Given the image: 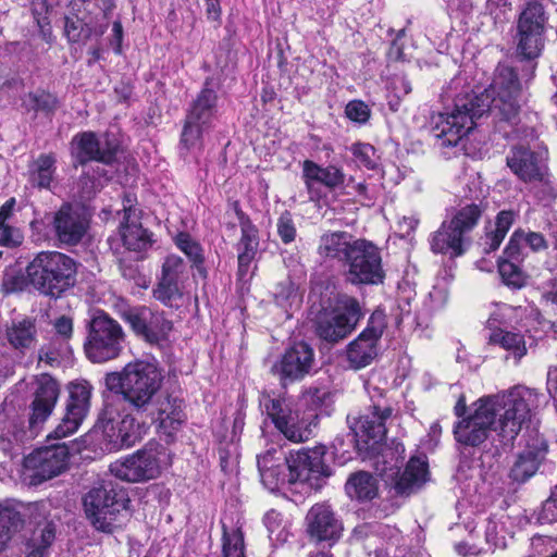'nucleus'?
Returning a JSON list of instances; mask_svg holds the SVG:
<instances>
[{"label": "nucleus", "instance_id": "51", "mask_svg": "<svg viewBox=\"0 0 557 557\" xmlns=\"http://www.w3.org/2000/svg\"><path fill=\"white\" fill-rule=\"evenodd\" d=\"M523 231L517 230L511 235L509 243L507 244L504 253L507 256V261H521L523 259L522 242Z\"/></svg>", "mask_w": 557, "mask_h": 557}, {"label": "nucleus", "instance_id": "7", "mask_svg": "<svg viewBox=\"0 0 557 557\" xmlns=\"http://www.w3.org/2000/svg\"><path fill=\"white\" fill-rule=\"evenodd\" d=\"M548 16L540 2H529L518 16L516 25L517 55L527 61L539 59L546 44Z\"/></svg>", "mask_w": 557, "mask_h": 557}, {"label": "nucleus", "instance_id": "38", "mask_svg": "<svg viewBox=\"0 0 557 557\" xmlns=\"http://www.w3.org/2000/svg\"><path fill=\"white\" fill-rule=\"evenodd\" d=\"M304 172L308 180L322 183L334 188L344 184L345 175L336 166L321 168L311 161H306Z\"/></svg>", "mask_w": 557, "mask_h": 557}, {"label": "nucleus", "instance_id": "56", "mask_svg": "<svg viewBox=\"0 0 557 557\" xmlns=\"http://www.w3.org/2000/svg\"><path fill=\"white\" fill-rule=\"evenodd\" d=\"M522 242L528 247H530V249L532 251H535V252L545 250L548 247L545 237L541 233H537V232L525 233L523 231Z\"/></svg>", "mask_w": 557, "mask_h": 557}, {"label": "nucleus", "instance_id": "18", "mask_svg": "<svg viewBox=\"0 0 557 557\" xmlns=\"http://www.w3.org/2000/svg\"><path fill=\"white\" fill-rule=\"evenodd\" d=\"M384 315L374 312L367 327L359 336L347 346V360L352 369H361L369 366L377 356V344L385 330Z\"/></svg>", "mask_w": 557, "mask_h": 557}, {"label": "nucleus", "instance_id": "57", "mask_svg": "<svg viewBox=\"0 0 557 557\" xmlns=\"http://www.w3.org/2000/svg\"><path fill=\"white\" fill-rule=\"evenodd\" d=\"M327 395L324 388L320 387H309L305 394L304 398L307 403H310L314 406H320L323 404L325 396Z\"/></svg>", "mask_w": 557, "mask_h": 557}, {"label": "nucleus", "instance_id": "11", "mask_svg": "<svg viewBox=\"0 0 557 557\" xmlns=\"http://www.w3.org/2000/svg\"><path fill=\"white\" fill-rule=\"evenodd\" d=\"M354 248L345 262L347 267L346 281L352 285H377L383 283L385 271L379 247L367 239L357 238Z\"/></svg>", "mask_w": 557, "mask_h": 557}, {"label": "nucleus", "instance_id": "35", "mask_svg": "<svg viewBox=\"0 0 557 557\" xmlns=\"http://www.w3.org/2000/svg\"><path fill=\"white\" fill-rule=\"evenodd\" d=\"M55 156L42 153L29 165V182L39 188L50 189L55 173Z\"/></svg>", "mask_w": 557, "mask_h": 557}, {"label": "nucleus", "instance_id": "19", "mask_svg": "<svg viewBox=\"0 0 557 557\" xmlns=\"http://www.w3.org/2000/svg\"><path fill=\"white\" fill-rule=\"evenodd\" d=\"M89 227V221L84 211L75 206L65 203L54 213L52 230L61 245H77Z\"/></svg>", "mask_w": 557, "mask_h": 557}, {"label": "nucleus", "instance_id": "46", "mask_svg": "<svg viewBox=\"0 0 557 557\" xmlns=\"http://www.w3.org/2000/svg\"><path fill=\"white\" fill-rule=\"evenodd\" d=\"M153 296L159 301L169 305L182 296L178 281L161 276L160 282L153 289Z\"/></svg>", "mask_w": 557, "mask_h": 557}, {"label": "nucleus", "instance_id": "15", "mask_svg": "<svg viewBox=\"0 0 557 557\" xmlns=\"http://www.w3.org/2000/svg\"><path fill=\"white\" fill-rule=\"evenodd\" d=\"M547 150L533 151L523 145L512 146L506 157V164L510 171L524 183H544L550 193L556 195L552 187V177L546 165Z\"/></svg>", "mask_w": 557, "mask_h": 557}, {"label": "nucleus", "instance_id": "39", "mask_svg": "<svg viewBox=\"0 0 557 557\" xmlns=\"http://www.w3.org/2000/svg\"><path fill=\"white\" fill-rule=\"evenodd\" d=\"M222 557H245V541L240 525L222 522Z\"/></svg>", "mask_w": 557, "mask_h": 557}, {"label": "nucleus", "instance_id": "30", "mask_svg": "<svg viewBox=\"0 0 557 557\" xmlns=\"http://www.w3.org/2000/svg\"><path fill=\"white\" fill-rule=\"evenodd\" d=\"M488 343L506 350V359L512 358L515 363H519L528 352L524 336L519 332L495 329L488 335Z\"/></svg>", "mask_w": 557, "mask_h": 557}, {"label": "nucleus", "instance_id": "43", "mask_svg": "<svg viewBox=\"0 0 557 557\" xmlns=\"http://www.w3.org/2000/svg\"><path fill=\"white\" fill-rule=\"evenodd\" d=\"M23 103L27 110L52 113L58 108L59 101L54 95L39 90L29 92L23 100Z\"/></svg>", "mask_w": 557, "mask_h": 557}, {"label": "nucleus", "instance_id": "45", "mask_svg": "<svg viewBox=\"0 0 557 557\" xmlns=\"http://www.w3.org/2000/svg\"><path fill=\"white\" fill-rule=\"evenodd\" d=\"M260 407L262 412L267 414V419L261 426L263 435L267 436L272 430H278V401L270 394L262 393Z\"/></svg>", "mask_w": 557, "mask_h": 557}, {"label": "nucleus", "instance_id": "8", "mask_svg": "<svg viewBox=\"0 0 557 557\" xmlns=\"http://www.w3.org/2000/svg\"><path fill=\"white\" fill-rule=\"evenodd\" d=\"M362 309L352 296L339 294L335 298L332 312H325L318 317L315 323L317 335L331 344L346 338L362 318Z\"/></svg>", "mask_w": 557, "mask_h": 557}, {"label": "nucleus", "instance_id": "50", "mask_svg": "<svg viewBox=\"0 0 557 557\" xmlns=\"http://www.w3.org/2000/svg\"><path fill=\"white\" fill-rule=\"evenodd\" d=\"M346 116L357 123L363 124L370 117L369 107L360 100H352L345 108Z\"/></svg>", "mask_w": 557, "mask_h": 557}, {"label": "nucleus", "instance_id": "22", "mask_svg": "<svg viewBox=\"0 0 557 557\" xmlns=\"http://www.w3.org/2000/svg\"><path fill=\"white\" fill-rule=\"evenodd\" d=\"M73 144H76V159L78 163L84 164L88 161H99L110 164L114 161L117 151V145L108 138L100 140L92 132H85L74 137Z\"/></svg>", "mask_w": 557, "mask_h": 557}, {"label": "nucleus", "instance_id": "29", "mask_svg": "<svg viewBox=\"0 0 557 557\" xmlns=\"http://www.w3.org/2000/svg\"><path fill=\"white\" fill-rule=\"evenodd\" d=\"M428 474L426 461L417 457L411 458L395 484L396 492L401 495L413 493L425 483Z\"/></svg>", "mask_w": 557, "mask_h": 557}, {"label": "nucleus", "instance_id": "54", "mask_svg": "<svg viewBox=\"0 0 557 557\" xmlns=\"http://www.w3.org/2000/svg\"><path fill=\"white\" fill-rule=\"evenodd\" d=\"M262 521L268 531V537L270 542L275 545V543L278 541V534H275L276 530L278 529V511L275 509H270L265 512Z\"/></svg>", "mask_w": 557, "mask_h": 557}, {"label": "nucleus", "instance_id": "33", "mask_svg": "<svg viewBox=\"0 0 557 557\" xmlns=\"http://www.w3.org/2000/svg\"><path fill=\"white\" fill-rule=\"evenodd\" d=\"M120 236L123 245L133 251H141L151 245L150 234L138 221V218H132L128 222L121 221Z\"/></svg>", "mask_w": 557, "mask_h": 557}, {"label": "nucleus", "instance_id": "16", "mask_svg": "<svg viewBox=\"0 0 557 557\" xmlns=\"http://www.w3.org/2000/svg\"><path fill=\"white\" fill-rule=\"evenodd\" d=\"M121 318L138 337L150 344L164 341L173 326L163 312L146 306L127 308L121 312Z\"/></svg>", "mask_w": 557, "mask_h": 557}, {"label": "nucleus", "instance_id": "59", "mask_svg": "<svg viewBox=\"0 0 557 557\" xmlns=\"http://www.w3.org/2000/svg\"><path fill=\"white\" fill-rule=\"evenodd\" d=\"M86 15L87 18H90L89 12L86 9L85 0H71L69 5V14L66 16L79 18Z\"/></svg>", "mask_w": 557, "mask_h": 557}, {"label": "nucleus", "instance_id": "9", "mask_svg": "<svg viewBox=\"0 0 557 557\" xmlns=\"http://www.w3.org/2000/svg\"><path fill=\"white\" fill-rule=\"evenodd\" d=\"M125 334L122 326L101 312L90 322L88 341L85 345L87 357L92 362H106L120 356Z\"/></svg>", "mask_w": 557, "mask_h": 557}, {"label": "nucleus", "instance_id": "3", "mask_svg": "<svg viewBox=\"0 0 557 557\" xmlns=\"http://www.w3.org/2000/svg\"><path fill=\"white\" fill-rule=\"evenodd\" d=\"M185 420L182 401L170 396L153 399V409L147 414L132 417V413L122 414L119 404L106 403L98 423L110 449L127 448L136 444L149 424L158 423L159 429L168 436L178 430Z\"/></svg>", "mask_w": 557, "mask_h": 557}, {"label": "nucleus", "instance_id": "53", "mask_svg": "<svg viewBox=\"0 0 557 557\" xmlns=\"http://www.w3.org/2000/svg\"><path fill=\"white\" fill-rule=\"evenodd\" d=\"M302 277V270L299 269V275L295 281H290L289 284L285 287L286 300L288 301V306L290 309H299L302 296L299 292L300 280Z\"/></svg>", "mask_w": 557, "mask_h": 557}, {"label": "nucleus", "instance_id": "36", "mask_svg": "<svg viewBox=\"0 0 557 557\" xmlns=\"http://www.w3.org/2000/svg\"><path fill=\"white\" fill-rule=\"evenodd\" d=\"M515 212L511 210H504L497 214L495 228L487 232L481 243L485 253L495 251L500 246L515 221Z\"/></svg>", "mask_w": 557, "mask_h": 557}, {"label": "nucleus", "instance_id": "48", "mask_svg": "<svg viewBox=\"0 0 557 557\" xmlns=\"http://www.w3.org/2000/svg\"><path fill=\"white\" fill-rule=\"evenodd\" d=\"M499 274L506 285L520 288L524 284V278L521 271L512 261H502L498 265Z\"/></svg>", "mask_w": 557, "mask_h": 557}, {"label": "nucleus", "instance_id": "52", "mask_svg": "<svg viewBox=\"0 0 557 557\" xmlns=\"http://www.w3.org/2000/svg\"><path fill=\"white\" fill-rule=\"evenodd\" d=\"M22 242L23 235L18 228L9 224L0 225V246L13 248L20 246Z\"/></svg>", "mask_w": 557, "mask_h": 557}, {"label": "nucleus", "instance_id": "47", "mask_svg": "<svg viewBox=\"0 0 557 557\" xmlns=\"http://www.w3.org/2000/svg\"><path fill=\"white\" fill-rule=\"evenodd\" d=\"M352 154L356 162L360 166H364L369 170L375 169L377 160L375 157V148L370 144H355L351 147Z\"/></svg>", "mask_w": 557, "mask_h": 557}, {"label": "nucleus", "instance_id": "49", "mask_svg": "<svg viewBox=\"0 0 557 557\" xmlns=\"http://www.w3.org/2000/svg\"><path fill=\"white\" fill-rule=\"evenodd\" d=\"M185 271L186 264L181 257L176 255H170L165 258L162 265L163 277L180 281Z\"/></svg>", "mask_w": 557, "mask_h": 557}, {"label": "nucleus", "instance_id": "10", "mask_svg": "<svg viewBox=\"0 0 557 557\" xmlns=\"http://www.w3.org/2000/svg\"><path fill=\"white\" fill-rule=\"evenodd\" d=\"M209 85L210 83L206 82L186 115L181 135V146L186 150L201 146L202 136L211 128L215 117L218 94Z\"/></svg>", "mask_w": 557, "mask_h": 557}, {"label": "nucleus", "instance_id": "42", "mask_svg": "<svg viewBox=\"0 0 557 557\" xmlns=\"http://www.w3.org/2000/svg\"><path fill=\"white\" fill-rule=\"evenodd\" d=\"M521 312V307H512L507 304L496 305L487 319V327L491 332L495 329H502V325H510L516 322Z\"/></svg>", "mask_w": 557, "mask_h": 557}, {"label": "nucleus", "instance_id": "63", "mask_svg": "<svg viewBox=\"0 0 557 557\" xmlns=\"http://www.w3.org/2000/svg\"><path fill=\"white\" fill-rule=\"evenodd\" d=\"M419 220L411 215V216H403V219L399 221V228L403 232V236H409L418 226Z\"/></svg>", "mask_w": 557, "mask_h": 557}, {"label": "nucleus", "instance_id": "32", "mask_svg": "<svg viewBox=\"0 0 557 557\" xmlns=\"http://www.w3.org/2000/svg\"><path fill=\"white\" fill-rule=\"evenodd\" d=\"M37 337L35 322L30 319L13 321L7 329V338L10 345L20 351L34 347Z\"/></svg>", "mask_w": 557, "mask_h": 557}, {"label": "nucleus", "instance_id": "2", "mask_svg": "<svg viewBox=\"0 0 557 557\" xmlns=\"http://www.w3.org/2000/svg\"><path fill=\"white\" fill-rule=\"evenodd\" d=\"M541 398H544L542 394L524 385L481 397L472 404L471 412L454 425L455 440L475 447L484 443L493 430L503 444H512L539 408Z\"/></svg>", "mask_w": 557, "mask_h": 557}, {"label": "nucleus", "instance_id": "58", "mask_svg": "<svg viewBox=\"0 0 557 557\" xmlns=\"http://www.w3.org/2000/svg\"><path fill=\"white\" fill-rule=\"evenodd\" d=\"M38 544L48 549L53 543L55 537V530L52 524H46L41 530L39 536H36Z\"/></svg>", "mask_w": 557, "mask_h": 557}, {"label": "nucleus", "instance_id": "40", "mask_svg": "<svg viewBox=\"0 0 557 557\" xmlns=\"http://www.w3.org/2000/svg\"><path fill=\"white\" fill-rule=\"evenodd\" d=\"M315 423L307 422L305 419L298 420L294 417L281 416V433L293 443L308 441L312 436Z\"/></svg>", "mask_w": 557, "mask_h": 557}, {"label": "nucleus", "instance_id": "27", "mask_svg": "<svg viewBox=\"0 0 557 557\" xmlns=\"http://www.w3.org/2000/svg\"><path fill=\"white\" fill-rule=\"evenodd\" d=\"M354 236L344 231L324 233L319 240L318 253L325 260H336L345 264L352 249H355Z\"/></svg>", "mask_w": 557, "mask_h": 557}, {"label": "nucleus", "instance_id": "64", "mask_svg": "<svg viewBox=\"0 0 557 557\" xmlns=\"http://www.w3.org/2000/svg\"><path fill=\"white\" fill-rule=\"evenodd\" d=\"M46 553L47 549L38 544L36 536L27 544L26 557H44Z\"/></svg>", "mask_w": 557, "mask_h": 557}, {"label": "nucleus", "instance_id": "20", "mask_svg": "<svg viewBox=\"0 0 557 557\" xmlns=\"http://www.w3.org/2000/svg\"><path fill=\"white\" fill-rule=\"evenodd\" d=\"M371 401L366 412L355 419L351 430L364 442L380 443L386 435V421L392 417L393 409L381 394L376 401L371 396Z\"/></svg>", "mask_w": 557, "mask_h": 557}, {"label": "nucleus", "instance_id": "41", "mask_svg": "<svg viewBox=\"0 0 557 557\" xmlns=\"http://www.w3.org/2000/svg\"><path fill=\"white\" fill-rule=\"evenodd\" d=\"M64 33L71 42H78L81 40H87L91 37L92 33L101 36L104 33V28L100 27L98 30L91 26V18H87L86 15L75 18L65 16Z\"/></svg>", "mask_w": 557, "mask_h": 557}, {"label": "nucleus", "instance_id": "21", "mask_svg": "<svg viewBox=\"0 0 557 557\" xmlns=\"http://www.w3.org/2000/svg\"><path fill=\"white\" fill-rule=\"evenodd\" d=\"M34 385L29 417L32 428L42 424L51 416L60 396L59 383L47 373L37 375Z\"/></svg>", "mask_w": 557, "mask_h": 557}, {"label": "nucleus", "instance_id": "23", "mask_svg": "<svg viewBox=\"0 0 557 557\" xmlns=\"http://www.w3.org/2000/svg\"><path fill=\"white\" fill-rule=\"evenodd\" d=\"M313 364L312 347L305 342L294 343L281 358V375L290 381L302 380L310 373Z\"/></svg>", "mask_w": 557, "mask_h": 557}, {"label": "nucleus", "instance_id": "26", "mask_svg": "<svg viewBox=\"0 0 557 557\" xmlns=\"http://www.w3.org/2000/svg\"><path fill=\"white\" fill-rule=\"evenodd\" d=\"M528 445L517 457L510 469V478L518 483H524L539 470L547 453V445L543 440H536Z\"/></svg>", "mask_w": 557, "mask_h": 557}, {"label": "nucleus", "instance_id": "12", "mask_svg": "<svg viewBox=\"0 0 557 557\" xmlns=\"http://www.w3.org/2000/svg\"><path fill=\"white\" fill-rule=\"evenodd\" d=\"M166 454L158 444H148L124 459L111 463V473L125 482L140 483L156 479L162 470Z\"/></svg>", "mask_w": 557, "mask_h": 557}, {"label": "nucleus", "instance_id": "44", "mask_svg": "<svg viewBox=\"0 0 557 557\" xmlns=\"http://www.w3.org/2000/svg\"><path fill=\"white\" fill-rule=\"evenodd\" d=\"M174 243L196 267L203 263L202 248L188 233H178L174 238Z\"/></svg>", "mask_w": 557, "mask_h": 557}, {"label": "nucleus", "instance_id": "6", "mask_svg": "<svg viewBox=\"0 0 557 557\" xmlns=\"http://www.w3.org/2000/svg\"><path fill=\"white\" fill-rule=\"evenodd\" d=\"M483 213L479 203H467L457 208L449 221H444L430 239L435 253L459 257L465 252L468 234L478 225Z\"/></svg>", "mask_w": 557, "mask_h": 557}, {"label": "nucleus", "instance_id": "62", "mask_svg": "<svg viewBox=\"0 0 557 557\" xmlns=\"http://www.w3.org/2000/svg\"><path fill=\"white\" fill-rule=\"evenodd\" d=\"M55 331L59 335L64 338H69L72 335L73 323L70 318L61 317L54 323Z\"/></svg>", "mask_w": 557, "mask_h": 557}, {"label": "nucleus", "instance_id": "14", "mask_svg": "<svg viewBox=\"0 0 557 557\" xmlns=\"http://www.w3.org/2000/svg\"><path fill=\"white\" fill-rule=\"evenodd\" d=\"M121 508L122 505L117 502L116 492L111 483L90 490L84 497L86 517L100 532H114Z\"/></svg>", "mask_w": 557, "mask_h": 557}, {"label": "nucleus", "instance_id": "13", "mask_svg": "<svg viewBox=\"0 0 557 557\" xmlns=\"http://www.w3.org/2000/svg\"><path fill=\"white\" fill-rule=\"evenodd\" d=\"M69 448L65 444L40 447L25 457L22 478L28 485H39L61 474L67 467Z\"/></svg>", "mask_w": 557, "mask_h": 557}, {"label": "nucleus", "instance_id": "31", "mask_svg": "<svg viewBox=\"0 0 557 557\" xmlns=\"http://www.w3.org/2000/svg\"><path fill=\"white\" fill-rule=\"evenodd\" d=\"M22 527L23 518L17 503L10 499L0 503V552L7 548Z\"/></svg>", "mask_w": 557, "mask_h": 557}, {"label": "nucleus", "instance_id": "24", "mask_svg": "<svg viewBox=\"0 0 557 557\" xmlns=\"http://www.w3.org/2000/svg\"><path fill=\"white\" fill-rule=\"evenodd\" d=\"M309 534L318 541H332L341 535L342 524L325 503L313 505L306 517Z\"/></svg>", "mask_w": 557, "mask_h": 557}, {"label": "nucleus", "instance_id": "28", "mask_svg": "<svg viewBox=\"0 0 557 557\" xmlns=\"http://www.w3.org/2000/svg\"><path fill=\"white\" fill-rule=\"evenodd\" d=\"M242 237L237 244V259H238V274L240 277H244L249 267L255 259L259 239H258V231L248 220L242 219Z\"/></svg>", "mask_w": 557, "mask_h": 557}, {"label": "nucleus", "instance_id": "60", "mask_svg": "<svg viewBox=\"0 0 557 557\" xmlns=\"http://www.w3.org/2000/svg\"><path fill=\"white\" fill-rule=\"evenodd\" d=\"M542 519L553 522L557 520V498H548L542 508Z\"/></svg>", "mask_w": 557, "mask_h": 557}, {"label": "nucleus", "instance_id": "5", "mask_svg": "<svg viewBox=\"0 0 557 557\" xmlns=\"http://www.w3.org/2000/svg\"><path fill=\"white\" fill-rule=\"evenodd\" d=\"M26 278L39 293L57 297L75 283L77 263L59 251H41L26 267Z\"/></svg>", "mask_w": 557, "mask_h": 557}, {"label": "nucleus", "instance_id": "4", "mask_svg": "<svg viewBox=\"0 0 557 557\" xmlns=\"http://www.w3.org/2000/svg\"><path fill=\"white\" fill-rule=\"evenodd\" d=\"M107 387L122 396L119 404L122 414H147L153 409V399L162 385V374L156 364L147 361L127 363L122 371L106 375Z\"/></svg>", "mask_w": 557, "mask_h": 557}, {"label": "nucleus", "instance_id": "25", "mask_svg": "<svg viewBox=\"0 0 557 557\" xmlns=\"http://www.w3.org/2000/svg\"><path fill=\"white\" fill-rule=\"evenodd\" d=\"M286 465L289 471L288 481L290 483L308 481L314 474L329 475L327 469L324 467L322 457L318 451H313L310 455L307 450H298L286 457Z\"/></svg>", "mask_w": 557, "mask_h": 557}, {"label": "nucleus", "instance_id": "55", "mask_svg": "<svg viewBox=\"0 0 557 557\" xmlns=\"http://www.w3.org/2000/svg\"><path fill=\"white\" fill-rule=\"evenodd\" d=\"M296 237V227L292 220V215L289 212H284L281 215V239L288 244L293 242Z\"/></svg>", "mask_w": 557, "mask_h": 557}, {"label": "nucleus", "instance_id": "61", "mask_svg": "<svg viewBox=\"0 0 557 557\" xmlns=\"http://www.w3.org/2000/svg\"><path fill=\"white\" fill-rule=\"evenodd\" d=\"M123 27L120 21H115L112 25V39L111 46L114 52L120 54L122 52Z\"/></svg>", "mask_w": 557, "mask_h": 557}, {"label": "nucleus", "instance_id": "34", "mask_svg": "<svg viewBox=\"0 0 557 557\" xmlns=\"http://www.w3.org/2000/svg\"><path fill=\"white\" fill-rule=\"evenodd\" d=\"M345 490L350 498L371 500L377 495V480L369 472L359 471L349 476Z\"/></svg>", "mask_w": 557, "mask_h": 557}, {"label": "nucleus", "instance_id": "37", "mask_svg": "<svg viewBox=\"0 0 557 557\" xmlns=\"http://www.w3.org/2000/svg\"><path fill=\"white\" fill-rule=\"evenodd\" d=\"M276 461V449L273 447L258 458L261 483L271 493H276L278 490V465Z\"/></svg>", "mask_w": 557, "mask_h": 557}, {"label": "nucleus", "instance_id": "1", "mask_svg": "<svg viewBox=\"0 0 557 557\" xmlns=\"http://www.w3.org/2000/svg\"><path fill=\"white\" fill-rule=\"evenodd\" d=\"M520 83L513 67L500 66L488 89L480 95L466 94L455 99L450 112L433 117L432 134L441 149L457 148L463 137L475 126L476 120L488 113L496 123L497 131L508 136L502 124L518 123L520 104L518 96Z\"/></svg>", "mask_w": 557, "mask_h": 557}, {"label": "nucleus", "instance_id": "17", "mask_svg": "<svg viewBox=\"0 0 557 557\" xmlns=\"http://www.w3.org/2000/svg\"><path fill=\"white\" fill-rule=\"evenodd\" d=\"M69 399L65 414L53 431L55 438H63L75 433L90 409L92 386L85 380L71 382L67 386Z\"/></svg>", "mask_w": 557, "mask_h": 557}]
</instances>
